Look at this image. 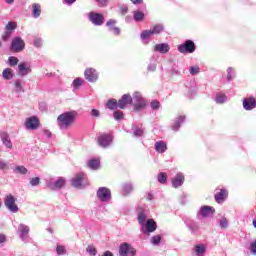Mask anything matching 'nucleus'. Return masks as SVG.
I'll use <instances>...</instances> for the list:
<instances>
[{
	"mask_svg": "<svg viewBox=\"0 0 256 256\" xmlns=\"http://www.w3.org/2000/svg\"><path fill=\"white\" fill-rule=\"evenodd\" d=\"M187 227L192 234L198 233L200 229L198 223H196L195 221H190V223L187 224Z\"/></svg>",
	"mask_w": 256,
	"mask_h": 256,
	"instance_id": "obj_34",
	"label": "nucleus"
},
{
	"mask_svg": "<svg viewBox=\"0 0 256 256\" xmlns=\"http://www.w3.org/2000/svg\"><path fill=\"white\" fill-rule=\"evenodd\" d=\"M250 252L252 255H256V241H252V243H250Z\"/></svg>",
	"mask_w": 256,
	"mask_h": 256,
	"instance_id": "obj_56",
	"label": "nucleus"
},
{
	"mask_svg": "<svg viewBox=\"0 0 256 256\" xmlns=\"http://www.w3.org/2000/svg\"><path fill=\"white\" fill-rule=\"evenodd\" d=\"M163 30L164 24H155L149 30H142L140 38H142V40H146L147 38H150V36H153V34H160Z\"/></svg>",
	"mask_w": 256,
	"mask_h": 256,
	"instance_id": "obj_2",
	"label": "nucleus"
},
{
	"mask_svg": "<svg viewBox=\"0 0 256 256\" xmlns=\"http://www.w3.org/2000/svg\"><path fill=\"white\" fill-rule=\"evenodd\" d=\"M88 165L91 169H99L100 161L99 159H90V161H88Z\"/></svg>",
	"mask_w": 256,
	"mask_h": 256,
	"instance_id": "obj_41",
	"label": "nucleus"
},
{
	"mask_svg": "<svg viewBox=\"0 0 256 256\" xmlns=\"http://www.w3.org/2000/svg\"><path fill=\"white\" fill-rule=\"evenodd\" d=\"M128 10H129V8H128V6H127L126 4H122V5L120 6L121 14H127V13H128Z\"/></svg>",
	"mask_w": 256,
	"mask_h": 256,
	"instance_id": "obj_57",
	"label": "nucleus"
},
{
	"mask_svg": "<svg viewBox=\"0 0 256 256\" xmlns=\"http://www.w3.org/2000/svg\"><path fill=\"white\" fill-rule=\"evenodd\" d=\"M148 70L150 72H154L156 70V64H149L148 65Z\"/></svg>",
	"mask_w": 256,
	"mask_h": 256,
	"instance_id": "obj_61",
	"label": "nucleus"
},
{
	"mask_svg": "<svg viewBox=\"0 0 256 256\" xmlns=\"http://www.w3.org/2000/svg\"><path fill=\"white\" fill-rule=\"evenodd\" d=\"M133 98L130 94H124L122 98L118 101V108L124 110L128 104H132Z\"/></svg>",
	"mask_w": 256,
	"mask_h": 256,
	"instance_id": "obj_17",
	"label": "nucleus"
},
{
	"mask_svg": "<svg viewBox=\"0 0 256 256\" xmlns=\"http://www.w3.org/2000/svg\"><path fill=\"white\" fill-rule=\"evenodd\" d=\"M72 185L73 187H77L78 189L87 187L89 183L85 173H77L74 177H72Z\"/></svg>",
	"mask_w": 256,
	"mask_h": 256,
	"instance_id": "obj_3",
	"label": "nucleus"
},
{
	"mask_svg": "<svg viewBox=\"0 0 256 256\" xmlns=\"http://www.w3.org/2000/svg\"><path fill=\"white\" fill-rule=\"evenodd\" d=\"M228 225V219L226 217H222V219H220V227L222 229H227Z\"/></svg>",
	"mask_w": 256,
	"mask_h": 256,
	"instance_id": "obj_50",
	"label": "nucleus"
},
{
	"mask_svg": "<svg viewBox=\"0 0 256 256\" xmlns=\"http://www.w3.org/2000/svg\"><path fill=\"white\" fill-rule=\"evenodd\" d=\"M4 205L9 211H11V213H18L19 211L14 195H6L4 198Z\"/></svg>",
	"mask_w": 256,
	"mask_h": 256,
	"instance_id": "obj_7",
	"label": "nucleus"
},
{
	"mask_svg": "<svg viewBox=\"0 0 256 256\" xmlns=\"http://www.w3.org/2000/svg\"><path fill=\"white\" fill-rule=\"evenodd\" d=\"M178 50L182 54H192L196 50V44L193 40H185L183 44L178 46Z\"/></svg>",
	"mask_w": 256,
	"mask_h": 256,
	"instance_id": "obj_5",
	"label": "nucleus"
},
{
	"mask_svg": "<svg viewBox=\"0 0 256 256\" xmlns=\"http://www.w3.org/2000/svg\"><path fill=\"white\" fill-rule=\"evenodd\" d=\"M150 107L152 110H159L160 102L158 100H153V102L150 103Z\"/></svg>",
	"mask_w": 256,
	"mask_h": 256,
	"instance_id": "obj_53",
	"label": "nucleus"
},
{
	"mask_svg": "<svg viewBox=\"0 0 256 256\" xmlns=\"http://www.w3.org/2000/svg\"><path fill=\"white\" fill-rule=\"evenodd\" d=\"M17 28V23L13 20L9 21L8 24H6V32L2 36L3 40H8L10 38L13 30Z\"/></svg>",
	"mask_w": 256,
	"mask_h": 256,
	"instance_id": "obj_18",
	"label": "nucleus"
},
{
	"mask_svg": "<svg viewBox=\"0 0 256 256\" xmlns=\"http://www.w3.org/2000/svg\"><path fill=\"white\" fill-rule=\"evenodd\" d=\"M228 197V191L227 189H220V191H218V193H215L214 198L216 200L217 203H223V201H225V199Z\"/></svg>",
	"mask_w": 256,
	"mask_h": 256,
	"instance_id": "obj_23",
	"label": "nucleus"
},
{
	"mask_svg": "<svg viewBox=\"0 0 256 256\" xmlns=\"http://www.w3.org/2000/svg\"><path fill=\"white\" fill-rule=\"evenodd\" d=\"M25 48V41L21 36H14L11 42L10 50L12 52H22Z\"/></svg>",
	"mask_w": 256,
	"mask_h": 256,
	"instance_id": "obj_8",
	"label": "nucleus"
},
{
	"mask_svg": "<svg viewBox=\"0 0 256 256\" xmlns=\"http://www.w3.org/2000/svg\"><path fill=\"white\" fill-rule=\"evenodd\" d=\"M147 213L145 211H139L138 213V223L140 225V229L144 235H147Z\"/></svg>",
	"mask_w": 256,
	"mask_h": 256,
	"instance_id": "obj_12",
	"label": "nucleus"
},
{
	"mask_svg": "<svg viewBox=\"0 0 256 256\" xmlns=\"http://www.w3.org/2000/svg\"><path fill=\"white\" fill-rule=\"evenodd\" d=\"M157 229V223L154 219H148L146 221V235L148 233H154Z\"/></svg>",
	"mask_w": 256,
	"mask_h": 256,
	"instance_id": "obj_25",
	"label": "nucleus"
},
{
	"mask_svg": "<svg viewBox=\"0 0 256 256\" xmlns=\"http://www.w3.org/2000/svg\"><path fill=\"white\" fill-rule=\"evenodd\" d=\"M14 173H20L21 175H26V173H28V169L24 165H17L14 169Z\"/></svg>",
	"mask_w": 256,
	"mask_h": 256,
	"instance_id": "obj_40",
	"label": "nucleus"
},
{
	"mask_svg": "<svg viewBox=\"0 0 256 256\" xmlns=\"http://www.w3.org/2000/svg\"><path fill=\"white\" fill-rule=\"evenodd\" d=\"M134 190L133 183H123L122 185V193L123 195H129Z\"/></svg>",
	"mask_w": 256,
	"mask_h": 256,
	"instance_id": "obj_31",
	"label": "nucleus"
},
{
	"mask_svg": "<svg viewBox=\"0 0 256 256\" xmlns=\"http://www.w3.org/2000/svg\"><path fill=\"white\" fill-rule=\"evenodd\" d=\"M158 181H159V183H166V181H167V173H165V172L159 173Z\"/></svg>",
	"mask_w": 256,
	"mask_h": 256,
	"instance_id": "obj_48",
	"label": "nucleus"
},
{
	"mask_svg": "<svg viewBox=\"0 0 256 256\" xmlns=\"http://www.w3.org/2000/svg\"><path fill=\"white\" fill-rule=\"evenodd\" d=\"M42 8L39 2H33L32 4V16L34 18H39L41 16Z\"/></svg>",
	"mask_w": 256,
	"mask_h": 256,
	"instance_id": "obj_27",
	"label": "nucleus"
},
{
	"mask_svg": "<svg viewBox=\"0 0 256 256\" xmlns=\"http://www.w3.org/2000/svg\"><path fill=\"white\" fill-rule=\"evenodd\" d=\"M113 117H114V120H117V121L123 120L124 114L123 112H121V110H116L113 114Z\"/></svg>",
	"mask_w": 256,
	"mask_h": 256,
	"instance_id": "obj_44",
	"label": "nucleus"
},
{
	"mask_svg": "<svg viewBox=\"0 0 256 256\" xmlns=\"http://www.w3.org/2000/svg\"><path fill=\"white\" fill-rule=\"evenodd\" d=\"M2 76H3L4 80H11L14 76V72H13L12 68H4V70L2 72Z\"/></svg>",
	"mask_w": 256,
	"mask_h": 256,
	"instance_id": "obj_33",
	"label": "nucleus"
},
{
	"mask_svg": "<svg viewBox=\"0 0 256 256\" xmlns=\"http://www.w3.org/2000/svg\"><path fill=\"white\" fill-rule=\"evenodd\" d=\"M25 128L27 130H37V128H39V118H37V116H31L30 118H27L25 122Z\"/></svg>",
	"mask_w": 256,
	"mask_h": 256,
	"instance_id": "obj_15",
	"label": "nucleus"
},
{
	"mask_svg": "<svg viewBox=\"0 0 256 256\" xmlns=\"http://www.w3.org/2000/svg\"><path fill=\"white\" fill-rule=\"evenodd\" d=\"M30 231V227L28 225H25V223H20L18 225L17 233L21 241H23L24 243L28 241Z\"/></svg>",
	"mask_w": 256,
	"mask_h": 256,
	"instance_id": "obj_9",
	"label": "nucleus"
},
{
	"mask_svg": "<svg viewBox=\"0 0 256 256\" xmlns=\"http://www.w3.org/2000/svg\"><path fill=\"white\" fill-rule=\"evenodd\" d=\"M235 76H236L235 69L232 68V66L227 68V80H228V82H231L232 80H234Z\"/></svg>",
	"mask_w": 256,
	"mask_h": 256,
	"instance_id": "obj_39",
	"label": "nucleus"
},
{
	"mask_svg": "<svg viewBox=\"0 0 256 256\" xmlns=\"http://www.w3.org/2000/svg\"><path fill=\"white\" fill-rule=\"evenodd\" d=\"M84 76L88 82H97L99 74L95 68H86L84 71Z\"/></svg>",
	"mask_w": 256,
	"mask_h": 256,
	"instance_id": "obj_13",
	"label": "nucleus"
},
{
	"mask_svg": "<svg viewBox=\"0 0 256 256\" xmlns=\"http://www.w3.org/2000/svg\"><path fill=\"white\" fill-rule=\"evenodd\" d=\"M0 169H9V163L0 158Z\"/></svg>",
	"mask_w": 256,
	"mask_h": 256,
	"instance_id": "obj_55",
	"label": "nucleus"
},
{
	"mask_svg": "<svg viewBox=\"0 0 256 256\" xmlns=\"http://www.w3.org/2000/svg\"><path fill=\"white\" fill-rule=\"evenodd\" d=\"M133 18L136 22H141L145 18V14L141 10H135Z\"/></svg>",
	"mask_w": 256,
	"mask_h": 256,
	"instance_id": "obj_38",
	"label": "nucleus"
},
{
	"mask_svg": "<svg viewBox=\"0 0 256 256\" xmlns=\"http://www.w3.org/2000/svg\"><path fill=\"white\" fill-rule=\"evenodd\" d=\"M118 107H119V102H117V100H115L114 98L108 100L107 108L109 110H116Z\"/></svg>",
	"mask_w": 256,
	"mask_h": 256,
	"instance_id": "obj_37",
	"label": "nucleus"
},
{
	"mask_svg": "<svg viewBox=\"0 0 256 256\" xmlns=\"http://www.w3.org/2000/svg\"><path fill=\"white\" fill-rule=\"evenodd\" d=\"M77 112H64L57 118V126L60 130H68L76 120Z\"/></svg>",
	"mask_w": 256,
	"mask_h": 256,
	"instance_id": "obj_1",
	"label": "nucleus"
},
{
	"mask_svg": "<svg viewBox=\"0 0 256 256\" xmlns=\"http://www.w3.org/2000/svg\"><path fill=\"white\" fill-rule=\"evenodd\" d=\"M8 62L10 66H17L19 58H17L16 56H9Z\"/></svg>",
	"mask_w": 256,
	"mask_h": 256,
	"instance_id": "obj_45",
	"label": "nucleus"
},
{
	"mask_svg": "<svg viewBox=\"0 0 256 256\" xmlns=\"http://www.w3.org/2000/svg\"><path fill=\"white\" fill-rule=\"evenodd\" d=\"M112 32H113L115 35H117V36H118L119 34H121V30H120L119 26H115V24H114V26H113Z\"/></svg>",
	"mask_w": 256,
	"mask_h": 256,
	"instance_id": "obj_60",
	"label": "nucleus"
},
{
	"mask_svg": "<svg viewBox=\"0 0 256 256\" xmlns=\"http://www.w3.org/2000/svg\"><path fill=\"white\" fill-rule=\"evenodd\" d=\"M199 72H200L199 66H190V74H192V76L199 74Z\"/></svg>",
	"mask_w": 256,
	"mask_h": 256,
	"instance_id": "obj_51",
	"label": "nucleus"
},
{
	"mask_svg": "<svg viewBox=\"0 0 256 256\" xmlns=\"http://www.w3.org/2000/svg\"><path fill=\"white\" fill-rule=\"evenodd\" d=\"M117 24V20L114 18H109L106 22V26H108L109 30L113 32V25Z\"/></svg>",
	"mask_w": 256,
	"mask_h": 256,
	"instance_id": "obj_46",
	"label": "nucleus"
},
{
	"mask_svg": "<svg viewBox=\"0 0 256 256\" xmlns=\"http://www.w3.org/2000/svg\"><path fill=\"white\" fill-rule=\"evenodd\" d=\"M228 98L226 94H223L222 92H218L216 94L215 102L216 104H225L227 102Z\"/></svg>",
	"mask_w": 256,
	"mask_h": 256,
	"instance_id": "obj_32",
	"label": "nucleus"
},
{
	"mask_svg": "<svg viewBox=\"0 0 256 256\" xmlns=\"http://www.w3.org/2000/svg\"><path fill=\"white\" fill-rule=\"evenodd\" d=\"M155 149L158 153H164L167 150V144L165 142H156Z\"/></svg>",
	"mask_w": 256,
	"mask_h": 256,
	"instance_id": "obj_36",
	"label": "nucleus"
},
{
	"mask_svg": "<svg viewBox=\"0 0 256 256\" xmlns=\"http://www.w3.org/2000/svg\"><path fill=\"white\" fill-rule=\"evenodd\" d=\"M84 82L85 81L83 80V78H75L72 82L73 90H79V88H81V86H83Z\"/></svg>",
	"mask_w": 256,
	"mask_h": 256,
	"instance_id": "obj_35",
	"label": "nucleus"
},
{
	"mask_svg": "<svg viewBox=\"0 0 256 256\" xmlns=\"http://www.w3.org/2000/svg\"><path fill=\"white\" fill-rule=\"evenodd\" d=\"M0 137H1V140H2V143L6 146V147H9V149H12L13 147V144L10 140V136L9 134H7V132H2L0 134Z\"/></svg>",
	"mask_w": 256,
	"mask_h": 256,
	"instance_id": "obj_29",
	"label": "nucleus"
},
{
	"mask_svg": "<svg viewBox=\"0 0 256 256\" xmlns=\"http://www.w3.org/2000/svg\"><path fill=\"white\" fill-rule=\"evenodd\" d=\"M161 239H162L161 235H154L150 239V243H152V245H159L161 243Z\"/></svg>",
	"mask_w": 256,
	"mask_h": 256,
	"instance_id": "obj_42",
	"label": "nucleus"
},
{
	"mask_svg": "<svg viewBox=\"0 0 256 256\" xmlns=\"http://www.w3.org/2000/svg\"><path fill=\"white\" fill-rule=\"evenodd\" d=\"M91 116H93L94 118H99L100 116L99 110H96L95 108H93V110L91 111Z\"/></svg>",
	"mask_w": 256,
	"mask_h": 256,
	"instance_id": "obj_59",
	"label": "nucleus"
},
{
	"mask_svg": "<svg viewBox=\"0 0 256 256\" xmlns=\"http://www.w3.org/2000/svg\"><path fill=\"white\" fill-rule=\"evenodd\" d=\"M133 135L134 137H142V135H144V130L133 126Z\"/></svg>",
	"mask_w": 256,
	"mask_h": 256,
	"instance_id": "obj_43",
	"label": "nucleus"
},
{
	"mask_svg": "<svg viewBox=\"0 0 256 256\" xmlns=\"http://www.w3.org/2000/svg\"><path fill=\"white\" fill-rule=\"evenodd\" d=\"M103 256H114L113 253H111V251H105Z\"/></svg>",
	"mask_w": 256,
	"mask_h": 256,
	"instance_id": "obj_64",
	"label": "nucleus"
},
{
	"mask_svg": "<svg viewBox=\"0 0 256 256\" xmlns=\"http://www.w3.org/2000/svg\"><path fill=\"white\" fill-rule=\"evenodd\" d=\"M136 249L130 243H122L119 247V255L121 256H135Z\"/></svg>",
	"mask_w": 256,
	"mask_h": 256,
	"instance_id": "obj_11",
	"label": "nucleus"
},
{
	"mask_svg": "<svg viewBox=\"0 0 256 256\" xmlns=\"http://www.w3.org/2000/svg\"><path fill=\"white\" fill-rule=\"evenodd\" d=\"M131 104H133L134 110L136 111H139L145 108L146 102L141 92H134Z\"/></svg>",
	"mask_w": 256,
	"mask_h": 256,
	"instance_id": "obj_4",
	"label": "nucleus"
},
{
	"mask_svg": "<svg viewBox=\"0 0 256 256\" xmlns=\"http://www.w3.org/2000/svg\"><path fill=\"white\" fill-rule=\"evenodd\" d=\"M185 181V175L181 172L177 173L175 177L172 178V186L177 188L181 187Z\"/></svg>",
	"mask_w": 256,
	"mask_h": 256,
	"instance_id": "obj_19",
	"label": "nucleus"
},
{
	"mask_svg": "<svg viewBox=\"0 0 256 256\" xmlns=\"http://www.w3.org/2000/svg\"><path fill=\"white\" fill-rule=\"evenodd\" d=\"M6 241V235H0V243H5Z\"/></svg>",
	"mask_w": 256,
	"mask_h": 256,
	"instance_id": "obj_63",
	"label": "nucleus"
},
{
	"mask_svg": "<svg viewBox=\"0 0 256 256\" xmlns=\"http://www.w3.org/2000/svg\"><path fill=\"white\" fill-rule=\"evenodd\" d=\"M31 72V66H28L26 62H20L18 64V74L19 76H27Z\"/></svg>",
	"mask_w": 256,
	"mask_h": 256,
	"instance_id": "obj_22",
	"label": "nucleus"
},
{
	"mask_svg": "<svg viewBox=\"0 0 256 256\" xmlns=\"http://www.w3.org/2000/svg\"><path fill=\"white\" fill-rule=\"evenodd\" d=\"M185 122V116H179L175 119L174 123L172 124V130L174 132H178L181 128V125Z\"/></svg>",
	"mask_w": 256,
	"mask_h": 256,
	"instance_id": "obj_28",
	"label": "nucleus"
},
{
	"mask_svg": "<svg viewBox=\"0 0 256 256\" xmlns=\"http://www.w3.org/2000/svg\"><path fill=\"white\" fill-rule=\"evenodd\" d=\"M154 50L160 52L161 54H167L170 50L169 44L167 42H162L161 44H156Z\"/></svg>",
	"mask_w": 256,
	"mask_h": 256,
	"instance_id": "obj_26",
	"label": "nucleus"
},
{
	"mask_svg": "<svg viewBox=\"0 0 256 256\" xmlns=\"http://www.w3.org/2000/svg\"><path fill=\"white\" fill-rule=\"evenodd\" d=\"M86 251H87V253H89V254L92 255V256L97 255V249H96V247H94L93 245H89V246L86 248Z\"/></svg>",
	"mask_w": 256,
	"mask_h": 256,
	"instance_id": "obj_47",
	"label": "nucleus"
},
{
	"mask_svg": "<svg viewBox=\"0 0 256 256\" xmlns=\"http://www.w3.org/2000/svg\"><path fill=\"white\" fill-rule=\"evenodd\" d=\"M97 141L101 147H109V145H111L113 141V138L111 134H101L100 136H98Z\"/></svg>",
	"mask_w": 256,
	"mask_h": 256,
	"instance_id": "obj_16",
	"label": "nucleus"
},
{
	"mask_svg": "<svg viewBox=\"0 0 256 256\" xmlns=\"http://www.w3.org/2000/svg\"><path fill=\"white\" fill-rule=\"evenodd\" d=\"M88 19L95 26H102L105 22V16L101 12H89Z\"/></svg>",
	"mask_w": 256,
	"mask_h": 256,
	"instance_id": "obj_6",
	"label": "nucleus"
},
{
	"mask_svg": "<svg viewBox=\"0 0 256 256\" xmlns=\"http://www.w3.org/2000/svg\"><path fill=\"white\" fill-rule=\"evenodd\" d=\"M96 195L99 201H102V202L110 201L112 197L111 189H109L108 187H99Z\"/></svg>",
	"mask_w": 256,
	"mask_h": 256,
	"instance_id": "obj_10",
	"label": "nucleus"
},
{
	"mask_svg": "<svg viewBox=\"0 0 256 256\" xmlns=\"http://www.w3.org/2000/svg\"><path fill=\"white\" fill-rule=\"evenodd\" d=\"M207 251V245L204 243H200L199 245L194 246V254L196 256H205V253Z\"/></svg>",
	"mask_w": 256,
	"mask_h": 256,
	"instance_id": "obj_24",
	"label": "nucleus"
},
{
	"mask_svg": "<svg viewBox=\"0 0 256 256\" xmlns=\"http://www.w3.org/2000/svg\"><path fill=\"white\" fill-rule=\"evenodd\" d=\"M96 3L99 6H107V5H109V0H96Z\"/></svg>",
	"mask_w": 256,
	"mask_h": 256,
	"instance_id": "obj_58",
	"label": "nucleus"
},
{
	"mask_svg": "<svg viewBox=\"0 0 256 256\" xmlns=\"http://www.w3.org/2000/svg\"><path fill=\"white\" fill-rule=\"evenodd\" d=\"M14 91L17 93V94H20V92H24L25 89L23 87V80H21L20 78H17L15 81H14Z\"/></svg>",
	"mask_w": 256,
	"mask_h": 256,
	"instance_id": "obj_30",
	"label": "nucleus"
},
{
	"mask_svg": "<svg viewBox=\"0 0 256 256\" xmlns=\"http://www.w3.org/2000/svg\"><path fill=\"white\" fill-rule=\"evenodd\" d=\"M56 253H57V255H65V253H66L65 247L63 245H57Z\"/></svg>",
	"mask_w": 256,
	"mask_h": 256,
	"instance_id": "obj_49",
	"label": "nucleus"
},
{
	"mask_svg": "<svg viewBox=\"0 0 256 256\" xmlns=\"http://www.w3.org/2000/svg\"><path fill=\"white\" fill-rule=\"evenodd\" d=\"M65 183L66 179L64 177H59L58 179H56V181H48L47 187L53 190L62 189Z\"/></svg>",
	"mask_w": 256,
	"mask_h": 256,
	"instance_id": "obj_14",
	"label": "nucleus"
},
{
	"mask_svg": "<svg viewBox=\"0 0 256 256\" xmlns=\"http://www.w3.org/2000/svg\"><path fill=\"white\" fill-rule=\"evenodd\" d=\"M33 44L36 48H41L43 46V40L41 38H35Z\"/></svg>",
	"mask_w": 256,
	"mask_h": 256,
	"instance_id": "obj_54",
	"label": "nucleus"
},
{
	"mask_svg": "<svg viewBox=\"0 0 256 256\" xmlns=\"http://www.w3.org/2000/svg\"><path fill=\"white\" fill-rule=\"evenodd\" d=\"M43 134L46 135V137H52V132H50V130H44Z\"/></svg>",
	"mask_w": 256,
	"mask_h": 256,
	"instance_id": "obj_62",
	"label": "nucleus"
},
{
	"mask_svg": "<svg viewBox=\"0 0 256 256\" xmlns=\"http://www.w3.org/2000/svg\"><path fill=\"white\" fill-rule=\"evenodd\" d=\"M40 181H41L40 177H32V178L30 179V184H31L33 187H35V186L39 185Z\"/></svg>",
	"mask_w": 256,
	"mask_h": 256,
	"instance_id": "obj_52",
	"label": "nucleus"
},
{
	"mask_svg": "<svg viewBox=\"0 0 256 256\" xmlns=\"http://www.w3.org/2000/svg\"><path fill=\"white\" fill-rule=\"evenodd\" d=\"M244 110H254L256 108V98H244L243 100Z\"/></svg>",
	"mask_w": 256,
	"mask_h": 256,
	"instance_id": "obj_21",
	"label": "nucleus"
},
{
	"mask_svg": "<svg viewBox=\"0 0 256 256\" xmlns=\"http://www.w3.org/2000/svg\"><path fill=\"white\" fill-rule=\"evenodd\" d=\"M213 213H215V209L210 205H203L200 207L199 214L201 217H209L210 215H213Z\"/></svg>",
	"mask_w": 256,
	"mask_h": 256,
	"instance_id": "obj_20",
	"label": "nucleus"
}]
</instances>
